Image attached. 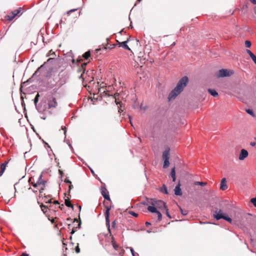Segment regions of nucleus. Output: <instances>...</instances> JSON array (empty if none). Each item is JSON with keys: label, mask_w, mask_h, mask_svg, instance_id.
Listing matches in <instances>:
<instances>
[{"label": "nucleus", "mask_w": 256, "mask_h": 256, "mask_svg": "<svg viewBox=\"0 0 256 256\" xmlns=\"http://www.w3.org/2000/svg\"><path fill=\"white\" fill-rule=\"evenodd\" d=\"M101 194L105 199L110 200L108 192L105 187H102Z\"/></svg>", "instance_id": "15"}, {"label": "nucleus", "mask_w": 256, "mask_h": 256, "mask_svg": "<svg viewBox=\"0 0 256 256\" xmlns=\"http://www.w3.org/2000/svg\"><path fill=\"white\" fill-rule=\"evenodd\" d=\"M181 210V212H182V214L184 215H186L187 214V212L186 210H182V209H180Z\"/></svg>", "instance_id": "43"}, {"label": "nucleus", "mask_w": 256, "mask_h": 256, "mask_svg": "<svg viewBox=\"0 0 256 256\" xmlns=\"http://www.w3.org/2000/svg\"><path fill=\"white\" fill-rule=\"evenodd\" d=\"M255 143H256V142H255Z\"/></svg>", "instance_id": "61"}, {"label": "nucleus", "mask_w": 256, "mask_h": 256, "mask_svg": "<svg viewBox=\"0 0 256 256\" xmlns=\"http://www.w3.org/2000/svg\"><path fill=\"white\" fill-rule=\"evenodd\" d=\"M146 226H148V225H150V222H146Z\"/></svg>", "instance_id": "52"}, {"label": "nucleus", "mask_w": 256, "mask_h": 256, "mask_svg": "<svg viewBox=\"0 0 256 256\" xmlns=\"http://www.w3.org/2000/svg\"><path fill=\"white\" fill-rule=\"evenodd\" d=\"M180 186V183H178L174 188V194L176 196H180L182 195V192Z\"/></svg>", "instance_id": "17"}, {"label": "nucleus", "mask_w": 256, "mask_h": 256, "mask_svg": "<svg viewBox=\"0 0 256 256\" xmlns=\"http://www.w3.org/2000/svg\"><path fill=\"white\" fill-rule=\"evenodd\" d=\"M76 10H77L76 8L70 10H68L67 13H68V14H70V13H72V12H74V11H76Z\"/></svg>", "instance_id": "40"}, {"label": "nucleus", "mask_w": 256, "mask_h": 256, "mask_svg": "<svg viewBox=\"0 0 256 256\" xmlns=\"http://www.w3.org/2000/svg\"><path fill=\"white\" fill-rule=\"evenodd\" d=\"M65 204L68 207L73 208V205L71 204L70 202L68 200H65Z\"/></svg>", "instance_id": "28"}, {"label": "nucleus", "mask_w": 256, "mask_h": 256, "mask_svg": "<svg viewBox=\"0 0 256 256\" xmlns=\"http://www.w3.org/2000/svg\"><path fill=\"white\" fill-rule=\"evenodd\" d=\"M246 52L249 54L250 58H252L254 55L250 50H246Z\"/></svg>", "instance_id": "37"}, {"label": "nucleus", "mask_w": 256, "mask_h": 256, "mask_svg": "<svg viewBox=\"0 0 256 256\" xmlns=\"http://www.w3.org/2000/svg\"><path fill=\"white\" fill-rule=\"evenodd\" d=\"M98 84H99V92H102V90H104L102 92H104L106 95L108 96H112V94H110L109 92L110 89L111 88V86H106V84L104 82H102L100 84L99 82H98Z\"/></svg>", "instance_id": "9"}, {"label": "nucleus", "mask_w": 256, "mask_h": 256, "mask_svg": "<svg viewBox=\"0 0 256 256\" xmlns=\"http://www.w3.org/2000/svg\"><path fill=\"white\" fill-rule=\"evenodd\" d=\"M129 118H130V124H132V122H131V119H130V117H129ZM131 124L132 125V124Z\"/></svg>", "instance_id": "56"}, {"label": "nucleus", "mask_w": 256, "mask_h": 256, "mask_svg": "<svg viewBox=\"0 0 256 256\" xmlns=\"http://www.w3.org/2000/svg\"><path fill=\"white\" fill-rule=\"evenodd\" d=\"M254 4H256V0H249Z\"/></svg>", "instance_id": "46"}, {"label": "nucleus", "mask_w": 256, "mask_h": 256, "mask_svg": "<svg viewBox=\"0 0 256 256\" xmlns=\"http://www.w3.org/2000/svg\"><path fill=\"white\" fill-rule=\"evenodd\" d=\"M129 214H130L132 216L136 218L138 216V214L137 213H136L135 212H132V211H130L129 212Z\"/></svg>", "instance_id": "34"}, {"label": "nucleus", "mask_w": 256, "mask_h": 256, "mask_svg": "<svg viewBox=\"0 0 256 256\" xmlns=\"http://www.w3.org/2000/svg\"><path fill=\"white\" fill-rule=\"evenodd\" d=\"M38 96H39V94H38L35 98H34V102L35 103V104H36V102H38Z\"/></svg>", "instance_id": "39"}, {"label": "nucleus", "mask_w": 256, "mask_h": 256, "mask_svg": "<svg viewBox=\"0 0 256 256\" xmlns=\"http://www.w3.org/2000/svg\"><path fill=\"white\" fill-rule=\"evenodd\" d=\"M50 60H51V58H49V59L48 60V62L50 61Z\"/></svg>", "instance_id": "58"}, {"label": "nucleus", "mask_w": 256, "mask_h": 256, "mask_svg": "<svg viewBox=\"0 0 256 256\" xmlns=\"http://www.w3.org/2000/svg\"><path fill=\"white\" fill-rule=\"evenodd\" d=\"M20 256H28V254L26 253H22Z\"/></svg>", "instance_id": "48"}, {"label": "nucleus", "mask_w": 256, "mask_h": 256, "mask_svg": "<svg viewBox=\"0 0 256 256\" xmlns=\"http://www.w3.org/2000/svg\"><path fill=\"white\" fill-rule=\"evenodd\" d=\"M114 98H115V99H116V96H114ZM115 102H116V104H118V102H117L116 100H115Z\"/></svg>", "instance_id": "54"}, {"label": "nucleus", "mask_w": 256, "mask_h": 256, "mask_svg": "<svg viewBox=\"0 0 256 256\" xmlns=\"http://www.w3.org/2000/svg\"><path fill=\"white\" fill-rule=\"evenodd\" d=\"M170 175H171L172 178V181L175 182L176 178V170H175L174 168H173L172 169Z\"/></svg>", "instance_id": "22"}, {"label": "nucleus", "mask_w": 256, "mask_h": 256, "mask_svg": "<svg viewBox=\"0 0 256 256\" xmlns=\"http://www.w3.org/2000/svg\"><path fill=\"white\" fill-rule=\"evenodd\" d=\"M4 171H2L0 170V176H2V174H4Z\"/></svg>", "instance_id": "50"}, {"label": "nucleus", "mask_w": 256, "mask_h": 256, "mask_svg": "<svg viewBox=\"0 0 256 256\" xmlns=\"http://www.w3.org/2000/svg\"><path fill=\"white\" fill-rule=\"evenodd\" d=\"M128 42V40H126L124 42H119L118 44L120 45V46H122L124 49L130 50V49L129 48V46H128V45L127 44V43Z\"/></svg>", "instance_id": "19"}, {"label": "nucleus", "mask_w": 256, "mask_h": 256, "mask_svg": "<svg viewBox=\"0 0 256 256\" xmlns=\"http://www.w3.org/2000/svg\"><path fill=\"white\" fill-rule=\"evenodd\" d=\"M250 202L252 203L254 206L256 207V197L252 198L250 200Z\"/></svg>", "instance_id": "35"}, {"label": "nucleus", "mask_w": 256, "mask_h": 256, "mask_svg": "<svg viewBox=\"0 0 256 256\" xmlns=\"http://www.w3.org/2000/svg\"><path fill=\"white\" fill-rule=\"evenodd\" d=\"M220 188L222 190H224L228 188L226 180L225 178H222L221 180Z\"/></svg>", "instance_id": "18"}, {"label": "nucleus", "mask_w": 256, "mask_h": 256, "mask_svg": "<svg viewBox=\"0 0 256 256\" xmlns=\"http://www.w3.org/2000/svg\"><path fill=\"white\" fill-rule=\"evenodd\" d=\"M194 184L196 186L200 185L201 186H204L206 184V183L202 182H194Z\"/></svg>", "instance_id": "25"}, {"label": "nucleus", "mask_w": 256, "mask_h": 256, "mask_svg": "<svg viewBox=\"0 0 256 256\" xmlns=\"http://www.w3.org/2000/svg\"><path fill=\"white\" fill-rule=\"evenodd\" d=\"M148 202L152 205L156 206V208L161 210L166 208V203L161 200H151L150 202Z\"/></svg>", "instance_id": "8"}, {"label": "nucleus", "mask_w": 256, "mask_h": 256, "mask_svg": "<svg viewBox=\"0 0 256 256\" xmlns=\"http://www.w3.org/2000/svg\"><path fill=\"white\" fill-rule=\"evenodd\" d=\"M106 210L104 213L106 217V224L108 230L109 232H110V207L106 206Z\"/></svg>", "instance_id": "12"}, {"label": "nucleus", "mask_w": 256, "mask_h": 256, "mask_svg": "<svg viewBox=\"0 0 256 256\" xmlns=\"http://www.w3.org/2000/svg\"><path fill=\"white\" fill-rule=\"evenodd\" d=\"M173 46H174L175 45V42H174V44H172Z\"/></svg>", "instance_id": "60"}, {"label": "nucleus", "mask_w": 256, "mask_h": 256, "mask_svg": "<svg viewBox=\"0 0 256 256\" xmlns=\"http://www.w3.org/2000/svg\"><path fill=\"white\" fill-rule=\"evenodd\" d=\"M46 62H45L43 64L41 65L34 72L33 74L32 78H35L36 77H38V80H40L42 78L46 76V71L47 70L46 66H44Z\"/></svg>", "instance_id": "5"}, {"label": "nucleus", "mask_w": 256, "mask_h": 256, "mask_svg": "<svg viewBox=\"0 0 256 256\" xmlns=\"http://www.w3.org/2000/svg\"><path fill=\"white\" fill-rule=\"evenodd\" d=\"M30 184L33 186L34 188H30L29 190H32L34 193H36L38 191L40 192L39 196L43 197V190L46 188V181L42 180V174H40L38 178L37 181L35 182H34V178H30L28 180Z\"/></svg>", "instance_id": "1"}, {"label": "nucleus", "mask_w": 256, "mask_h": 256, "mask_svg": "<svg viewBox=\"0 0 256 256\" xmlns=\"http://www.w3.org/2000/svg\"><path fill=\"white\" fill-rule=\"evenodd\" d=\"M8 162H5L1 164V166H0V169H1L0 170H1L4 172L6 164H8Z\"/></svg>", "instance_id": "27"}, {"label": "nucleus", "mask_w": 256, "mask_h": 256, "mask_svg": "<svg viewBox=\"0 0 256 256\" xmlns=\"http://www.w3.org/2000/svg\"><path fill=\"white\" fill-rule=\"evenodd\" d=\"M156 213L158 215V220L160 221L162 220V215L161 213L158 210H157V212H156Z\"/></svg>", "instance_id": "30"}, {"label": "nucleus", "mask_w": 256, "mask_h": 256, "mask_svg": "<svg viewBox=\"0 0 256 256\" xmlns=\"http://www.w3.org/2000/svg\"><path fill=\"white\" fill-rule=\"evenodd\" d=\"M252 43L250 40L245 41V46L247 48H250L251 46Z\"/></svg>", "instance_id": "31"}, {"label": "nucleus", "mask_w": 256, "mask_h": 256, "mask_svg": "<svg viewBox=\"0 0 256 256\" xmlns=\"http://www.w3.org/2000/svg\"><path fill=\"white\" fill-rule=\"evenodd\" d=\"M72 184H70V186H69V188L70 190L72 188Z\"/></svg>", "instance_id": "53"}, {"label": "nucleus", "mask_w": 256, "mask_h": 256, "mask_svg": "<svg viewBox=\"0 0 256 256\" xmlns=\"http://www.w3.org/2000/svg\"><path fill=\"white\" fill-rule=\"evenodd\" d=\"M246 112H247L248 114H250L252 115V116H254V112H253L252 110H250V109H248V110H246Z\"/></svg>", "instance_id": "33"}, {"label": "nucleus", "mask_w": 256, "mask_h": 256, "mask_svg": "<svg viewBox=\"0 0 256 256\" xmlns=\"http://www.w3.org/2000/svg\"><path fill=\"white\" fill-rule=\"evenodd\" d=\"M116 221L114 220L112 222V227L114 228L116 226Z\"/></svg>", "instance_id": "45"}, {"label": "nucleus", "mask_w": 256, "mask_h": 256, "mask_svg": "<svg viewBox=\"0 0 256 256\" xmlns=\"http://www.w3.org/2000/svg\"><path fill=\"white\" fill-rule=\"evenodd\" d=\"M75 250L76 253H79L80 252V248L78 246V244L77 246L75 248Z\"/></svg>", "instance_id": "38"}, {"label": "nucleus", "mask_w": 256, "mask_h": 256, "mask_svg": "<svg viewBox=\"0 0 256 256\" xmlns=\"http://www.w3.org/2000/svg\"><path fill=\"white\" fill-rule=\"evenodd\" d=\"M86 64V62L82 63L81 65V68L78 70V72H82L80 78H82L83 81L90 82L92 81L94 79L93 70H87L86 72H85Z\"/></svg>", "instance_id": "3"}, {"label": "nucleus", "mask_w": 256, "mask_h": 256, "mask_svg": "<svg viewBox=\"0 0 256 256\" xmlns=\"http://www.w3.org/2000/svg\"><path fill=\"white\" fill-rule=\"evenodd\" d=\"M214 217L217 220L222 218L230 223H231L232 222V218L226 216V214L222 213L221 210H220L218 212H216V214H214Z\"/></svg>", "instance_id": "6"}, {"label": "nucleus", "mask_w": 256, "mask_h": 256, "mask_svg": "<svg viewBox=\"0 0 256 256\" xmlns=\"http://www.w3.org/2000/svg\"><path fill=\"white\" fill-rule=\"evenodd\" d=\"M141 0H137V2H141Z\"/></svg>", "instance_id": "55"}, {"label": "nucleus", "mask_w": 256, "mask_h": 256, "mask_svg": "<svg viewBox=\"0 0 256 256\" xmlns=\"http://www.w3.org/2000/svg\"><path fill=\"white\" fill-rule=\"evenodd\" d=\"M250 145L252 146H256V143H255V142H250Z\"/></svg>", "instance_id": "47"}, {"label": "nucleus", "mask_w": 256, "mask_h": 256, "mask_svg": "<svg viewBox=\"0 0 256 256\" xmlns=\"http://www.w3.org/2000/svg\"><path fill=\"white\" fill-rule=\"evenodd\" d=\"M248 156V152L245 149H242L240 151V156H239V160H244L245 158H246Z\"/></svg>", "instance_id": "16"}, {"label": "nucleus", "mask_w": 256, "mask_h": 256, "mask_svg": "<svg viewBox=\"0 0 256 256\" xmlns=\"http://www.w3.org/2000/svg\"><path fill=\"white\" fill-rule=\"evenodd\" d=\"M160 192H163V193H164V194H168V190H167V188H166V186L165 185H163L162 186L161 188Z\"/></svg>", "instance_id": "24"}, {"label": "nucleus", "mask_w": 256, "mask_h": 256, "mask_svg": "<svg viewBox=\"0 0 256 256\" xmlns=\"http://www.w3.org/2000/svg\"><path fill=\"white\" fill-rule=\"evenodd\" d=\"M233 74V72L231 70L227 69H222L218 71V77H224L228 76H231Z\"/></svg>", "instance_id": "13"}, {"label": "nucleus", "mask_w": 256, "mask_h": 256, "mask_svg": "<svg viewBox=\"0 0 256 256\" xmlns=\"http://www.w3.org/2000/svg\"><path fill=\"white\" fill-rule=\"evenodd\" d=\"M188 82V78L186 76H184L180 78L176 87L170 93L168 97V100H170L174 99L183 90Z\"/></svg>", "instance_id": "2"}, {"label": "nucleus", "mask_w": 256, "mask_h": 256, "mask_svg": "<svg viewBox=\"0 0 256 256\" xmlns=\"http://www.w3.org/2000/svg\"><path fill=\"white\" fill-rule=\"evenodd\" d=\"M40 208H41L43 212L44 213H46V212L47 206H46L42 204L40 205Z\"/></svg>", "instance_id": "29"}, {"label": "nucleus", "mask_w": 256, "mask_h": 256, "mask_svg": "<svg viewBox=\"0 0 256 256\" xmlns=\"http://www.w3.org/2000/svg\"><path fill=\"white\" fill-rule=\"evenodd\" d=\"M148 210L149 212L153 213H156V212H157L158 210L156 206L153 205L148 206Z\"/></svg>", "instance_id": "21"}, {"label": "nucleus", "mask_w": 256, "mask_h": 256, "mask_svg": "<svg viewBox=\"0 0 256 256\" xmlns=\"http://www.w3.org/2000/svg\"><path fill=\"white\" fill-rule=\"evenodd\" d=\"M74 232H75V230H74V229L73 228V229L72 230V232H70V234H74Z\"/></svg>", "instance_id": "51"}, {"label": "nucleus", "mask_w": 256, "mask_h": 256, "mask_svg": "<svg viewBox=\"0 0 256 256\" xmlns=\"http://www.w3.org/2000/svg\"><path fill=\"white\" fill-rule=\"evenodd\" d=\"M64 182L67 184H71V182L68 178H66L64 180Z\"/></svg>", "instance_id": "44"}, {"label": "nucleus", "mask_w": 256, "mask_h": 256, "mask_svg": "<svg viewBox=\"0 0 256 256\" xmlns=\"http://www.w3.org/2000/svg\"><path fill=\"white\" fill-rule=\"evenodd\" d=\"M130 250L132 256H138V254L134 252L133 248H130Z\"/></svg>", "instance_id": "32"}, {"label": "nucleus", "mask_w": 256, "mask_h": 256, "mask_svg": "<svg viewBox=\"0 0 256 256\" xmlns=\"http://www.w3.org/2000/svg\"><path fill=\"white\" fill-rule=\"evenodd\" d=\"M251 58L252 60L254 61V64H256V56L255 55H254Z\"/></svg>", "instance_id": "41"}, {"label": "nucleus", "mask_w": 256, "mask_h": 256, "mask_svg": "<svg viewBox=\"0 0 256 256\" xmlns=\"http://www.w3.org/2000/svg\"><path fill=\"white\" fill-rule=\"evenodd\" d=\"M46 145H48V148H50V146L48 145V143H46Z\"/></svg>", "instance_id": "57"}, {"label": "nucleus", "mask_w": 256, "mask_h": 256, "mask_svg": "<svg viewBox=\"0 0 256 256\" xmlns=\"http://www.w3.org/2000/svg\"><path fill=\"white\" fill-rule=\"evenodd\" d=\"M112 245L114 248L115 250H120L119 254L121 256H122L124 254V250L123 249H122L116 243V242L114 241V240H112Z\"/></svg>", "instance_id": "14"}, {"label": "nucleus", "mask_w": 256, "mask_h": 256, "mask_svg": "<svg viewBox=\"0 0 256 256\" xmlns=\"http://www.w3.org/2000/svg\"><path fill=\"white\" fill-rule=\"evenodd\" d=\"M58 76L59 78V80L56 81L57 78L54 79V80L55 82V83L50 84H49V88H52L54 87H57V88H58L65 84L66 82V78H65L66 75H64V74L62 73V72H60Z\"/></svg>", "instance_id": "4"}, {"label": "nucleus", "mask_w": 256, "mask_h": 256, "mask_svg": "<svg viewBox=\"0 0 256 256\" xmlns=\"http://www.w3.org/2000/svg\"><path fill=\"white\" fill-rule=\"evenodd\" d=\"M54 204H59V203H58V201H57V200H54Z\"/></svg>", "instance_id": "49"}, {"label": "nucleus", "mask_w": 256, "mask_h": 256, "mask_svg": "<svg viewBox=\"0 0 256 256\" xmlns=\"http://www.w3.org/2000/svg\"><path fill=\"white\" fill-rule=\"evenodd\" d=\"M164 210H166V215L167 216H168L170 218H171V216H170V214L168 212V208L166 207V208H164Z\"/></svg>", "instance_id": "36"}, {"label": "nucleus", "mask_w": 256, "mask_h": 256, "mask_svg": "<svg viewBox=\"0 0 256 256\" xmlns=\"http://www.w3.org/2000/svg\"><path fill=\"white\" fill-rule=\"evenodd\" d=\"M208 91L211 94L212 96L214 97L218 96V93L214 90L209 88L208 90Z\"/></svg>", "instance_id": "23"}, {"label": "nucleus", "mask_w": 256, "mask_h": 256, "mask_svg": "<svg viewBox=\"0 0 256 256\" xmlns=\"http://www.w3.org/2000/svg\"><path fill=\"white\" fill-rule=\"evenodd\" d=\"M62 129L64 130V135H66V126H62Z\"/></svg>", "instance_id": "42"}, {"label": "nucleus", "mask_w": 256, "mask_h": 256, "mask_svg": "<svg viewBox=\"0 0 256 256\" xmlns=\"http://www.w3.org/2000/svg\"><path fill=\"white\" fill-rule=\"evenodd\" d=\"M22 10V8H19L18 9L14 10V11L10 12L6 16V18L7 20L10 21L12 20L16 16H17Z\"/></svg>", "instance_id": "11"}, {"label": "nucleus", "mask_w": 256, "mask_h": 256, "mask_svg": "<svg viewBox=\"0 0 256 256\" xmlns=\"http://www.w3.org/2000/svg\"><path fill=\"white\" fill-rule=\"evenodd\" d=\"M90 56V52H86L83 54L82 56L85 60H88L89 58V57Z\"/></svg>", "instance_id": "26"}, {"label": "nucleus", "mask_w": 256, "mask_h": 256, "mask_svg": "<svg viewBox=\"0 0 256 256\" xmlns=\"http://www.w3.org/2000/svg\"><path fill=\"white\" fill-rule=\"evenodd\" d=\"M47 103L49 109L56 108L58 106L56 98L52 96L47 98Z\"/></svg>", "instance_id": "10"}, {"label": "nucleus", "mask_w": 256, "mask_h": 256, "mask_svg": "<svg viewBox=\"0 0 256 256\" xmlns=\"http://www.w3.org/2000/svg\"><path fill=\"white\" fill-rule=\"evenodd\" d=\"M43 200L44 202L46 203H51L52 202V199L50 198V195L46 196L45 194H43Z\"/></svg>", "instance_id": "20"}, {"label": "nucleus", "mask_w": 256, "mask_h": 256, "mask_svg": "<svg viewBox=\"0 0 256 256\" xmlns=\"http://www.w3.org/2000/svg\"><path fill=\"white\" fill-rule=\"evenodd\" d=\"M170 149L168 148L162 153V158L164 160L163 168H167L170 165Z\"/></svg>", "instance_id": "7"}, {"label": "nucleus", "mask_w": 256, "mask_h": 256, "mask_svg": "<svg viewBox=\"0 0 256 256\" xmlns=\"http://www.w3.org/2000/svg\"><path fill=\"white\" fill-rule=\"evenodd\" d=\"M80 224H78V227H79V228L80 227Z\"/></svg>", "instance_id": "59"}]
</instances>
